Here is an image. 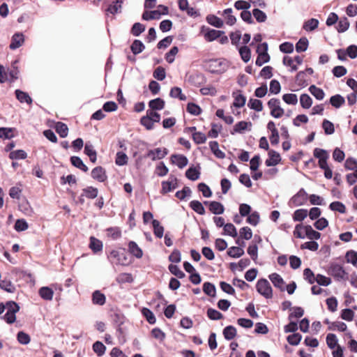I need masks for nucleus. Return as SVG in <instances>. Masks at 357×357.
I'll use <instances>...</instances> for the list:
<instances>
[{
  "mask_svg": "<svg viewBox=\"0 0 357 357\" xmlns=\"http://www.w3.org/2000/svg\"><path fill=\"white\" fill-rule=\"evenodd\" d=\"M345 102V100L343 96L340 94L333 96L330 98V103L332 106L335 108H340Z\"/></svg>",
  "mask_w": 357,
  "mask_h": 357,
  "instance_id": "nucleus-30",
  "label": "nucleus"
},
{
  "mask_svg": "<svg viewBox=\"0 0 357 357\" xmlns=\"http://www.w3.org/2000/svg\"><path fill=\"white\" fill-rule=\"evenodd\" d=\"M209 147H210L211 151L213 152V153L218 158L222 159L225 157V153L219 149V144L217 142H215V141L210 142Z\"/></svg>",
  "mask_w": 357,
  "mask_h": 357,
  "instance_id": "nucleus-28",
  "label": "nucleus"
},
{
  "mask_svg": "<svg viewBox=\"0 0 357 357\" xmlns=\"http://www.w3.org/2000/svg\"><path fill=\"white\" fill-rule=\"evenodd\" d=\"M337 336L333 333H328L326 336V344L328 347L333 349L335 347H337Z\"/></svg>",
  "mask_w": 357,
  "mask_h": 357,
  "instance_id": "nucleus-56",
  "label": "nucleus"
},
{
  "mask_svg": "<svg viewBox=\"0 0 357 357\" xmlns=\"http://www.w3.org/2000/svg\"><path fill=\"white\" fill-rule=\"evenodd\" d=\"M225 34L223 31L215 29H207V31L204 33V38L206 40L211 42L220 38L222 35Z\"/></svg>",
  "mask_w": 357,
  "mask_h": 357,
  "instance_id": "nucleus-14",
  "label": "nucleus"
},
{
  "mask_svg": "<svg viewBox=\"0 0 357 357\" xmlns=\"http://www.w3.org/2000/svg\"><path fill=\"white\" fill-rule=\"evenodd\" d=\"M152 225L153 227V233L155 236L159 238H161L163 236L164 227L160 225V222L157 220H152Z\"/></svg>",
  "mask_w": 357,
  "mask_h": 357,
  "instance_id": "nucleus-34",
  "label": "nucleus"
},
{
  "mask_svg": "<svg viewBox=\"0 0 357 357\" xmlns=\"http://www.w3.org/2000/svg\"><path fill=\"white\" fill-rule=\"evenodd\" d=\"M40 296L45 301H52L54 296V291L48 287H43L39 291Z\"/></svg>",
  "mask_w": 357,
  "mask_h": 357,
  "instance_id": "nucleus-19",
  "label": "nucleus"
},
{
  "mask_svg": "<svg viewBox=\"0 0 357 357\" xmlns=\"http://www.w3.org/2000/svg\"><path fill=\"white\" fill-rule=\"evenodd\" d=\"M209 211L215 215H220L224 213V206L218 202L213 201L209 203Z\"/></svg>",
  "mask_w": 357,
  "mask_h": 357,
  "instance_id": "nucleus-18",
  "label": "nucleus"
},
{
  "mask_svg": "<svg viewBox=\"0 0 357 357\" xmlns=\"http://www.w3.org/2000/svg\"><path fill=\"white\" fill-rule=\"evenodd\" d=\"M260 216L257 211L251 213L247 218V222L252 226H257L259 222Z\"/></svg>",
  "mask_w": 357,
  "mask_h": 357,
  "instance_id": "nucleus-54",
  "label": "nucleus"
},
{
  "mask_svg": "<svg viewBox=\"0 0 357 357\" xmlns=\"http://www.w3.org/2000/svg\"><path fill=\"white\" fill-rule=\"evenodd\" d=\"M248 106L257 112H261L263 109V104L260 100L250 98Z\"/></svg>",
  "mask_w": 357,
  "mask_h": 357,
  "instance_id": "nucleus-45",
  "label": "nucleus"
},
{
  "mask_svg": "<svg viewBox=\"0 0 357 357\" xmlns=\"http://www.w3.org/2000/svg\"><path fill=\"white\" fill-rule=\"evenodd\" d=\"M292 310L294 312L289 314V320L301 318L304 314V310L301 307H294Z\"/></svg>",
  "mask_w": 357,
  "mask_h": 357,
  "instance_id": "nucleus-58",
  "label": "nucleus"
},
{
  "mask_svg": "<svg viewBox=\"0 0 357 357\" xmlns=\"http://www.w3.org/2000/svg\"><path fill=\"white\" fill-rule=\"evenodd\" d=\"M248 126H251L252 123L250 122H246L243 121H240L234 126V132H231V134H234V132L242 133L248 128Z\"/></svg>",
  "mask_w": 357,
  "mask_h": 357,
  "instance_id": "nucleus-48",
  "label": "nucleus"
},
{
  "mask_svg": "<svg viewBox=\"0 0 357 357\" xmlns=\"http://www.w3.org/2000/svg\"><path fill=\"white\" fill-rule=\"evenodd\" d=\"M222 333L227 340H231L236 337V329L233 326H227L223 329Z\"/></svg>",
  "mask_w": 357,
  "mask_h": 357,
  "instance_id": "nucleus-27",
  "label": "nucleus"
},
{
  "mask_svg": "<svg viewBox=\"0 0 357 357\" xmlns=\"http://www.w3.org/2000/svg\"><path fill=\"white\" fill-rule=\"evenodd\" d=\"M169 172V169L167 167V166L165 165V163L163 162H160L157 166H156V168H155V174L158 176H165Z\"/></svg>",
  "mask_w": 357,
  "mask_h": 357,
  "instance_id": "nucleus-62",
  "label": "nucleus"
},
{
  "mask_svg": "<svg viewBox=\"0 0 357 357\" xmlns=\"http://www.w3.org/2000/svg\"><path fill=\"white\" fill-rule=\"evenodd\" d=\"M206 20L208 24L216 28H221L223 26V21L215 15H208L206 17Z\"/></svg>",
  "mask_w": 357,
  "mask_h": 357,
  "instance_id": "nucleus-35",
  "label": "nucleus"
},
{
  "mask_svg": "<svg viewBox=\"0 0 357 357\" xmlns=\"http://www.w3.org/2000/svg\"><path fill=\"white\" fill-rule=\"evenodd\" d=\"M145 30V26L139 22H136L133 24L131 29V33L135 36H139Z\"/></svg>",
  "mask_w": 357,
  "mask_h": 357,
  "instance_id": "nucleus-60",
  "label": "nucleus"
},
{
  "mask_svg": "<svg viewBox=\"0 0 357 357\" xmlns=\"http://www.w3.org/2000/svg\"><path fill=\"white\" fill-rule=\"evenodd\" d=\"M190 207L199 215L205 214V208L202 204L197 200H192L190 202Z\"/></svg>",
  "mask_w": 357,
  "mask_h": 357,
  "instance_id": "nucleus-33",
  "label": "nucleus"
},
{
  "mask_svg": "<svg viewBox=\"0 0 357 357\" xmlns=\"http://www.w3.org/2000/svg\"><path fill=\"white\" fill-rule=\"evenodd\" d=\"M239 53L241 59L245 62H248L251 56V51L248 46H243L239 49Z\"/></svg>",
  "mask_w": 357,
  "mask_h": 357,
  "instance_id": "nucleus-52",
  "label": "nucleus"
},
{
  "mask_svg": "<svg viewBox=\"0 0 357 357\" xmlns=\"http://www.w3.org/2000/svg\"><path fill=\"white\" fill-rule=\"evenodd\" d=\"M169 271L179 279L185 278V274L176 265L170 264L168 267Z\"/></svg>",
  "mask_w": 357,
  "mask_h": 357,
  "instance_id": "nucleus-57",
  "label": "nucleus"
},
{
  "mask_svg": "<svg viewBox=\"0 0 357 357\" xmlns=\"http://www.w3.org/2000/svg\"><path fill=\"white\" fill-rule=\"evenodd\" d=\"M171 161L173 164L176 165L180 169L185 167L188 162V158L185 155L180 154L172 155L171 156Z\"/></svg>",
  "mask_w": 357,
  "mask_h": 357,
  "instance_id": "nucleus-13",
  "label": "nucleus"
},
{
  "mask_svg": "<svg viewBox=\"0 0 357 357\" xmlns=\"http://www.w3.org/2000/svg\"><path fill=\"white\" fill-rule=\"evenodd\" d=\"M318 20L312 18L304 23L303 28L307 31H312L316 29L318 27Z\"/></svg>",
  "mask_w": 357,
  "mask_h": 357,
  "instance_id": "nucleus-41",
  "label": "nucleus"
},
{
  "mask_svg": "<svg viewBox=\"0 0 357 357\" xmlns=\"http://www.w3.org/2000/svg\"><path fill=\"white\" fill-rule=\"evenodd\" d=\"M106 302V297L99 290H96L92 294V303L94 305H103Z\"/></svg>",
  "mask_w": 357,
  "mask_h": 357,
  "instance_id": "nucleus-17",
  "label": "nucleus"
},
{
  "mask_svg": "<svg viewBox=\"0 0 357 357\" xmlns=\"http://www.w3.org/2000/svg\"><path fill=\"white\" fill-rule=\"evenodd\" d=\"M268 106L271 109V115L276 119L283 116L284 111L280 107V101L278 98H271L268 102Z\"/></svg>",
  "mask_w": 357,
  "mask_h": 357,
  "instance_id": "nucleus-4",
  "label": "nucleus"
},
{
  "mask_svg": "<svg viewBox=\"0 0 357 357\" xmlns=\"http://www.w3.org/2000/svg\"><path fill=\"white\" fill-rule=\"evenodd\" d=\"M191 193L192 191L190 188L188 186H185L181 190L177 191L175 194V196L180 200H183L186 197H190Z\"/></svg>",
  "mask_w": 357,
  "mask_h": 357,
  "instance_id": "nucleus-55",
  "label": "nucleus"
},
{
  "mask_svg": "<svg viewBox=\"0 0 357 357\" xmlns=\"http://www.w3.org/2000/svg\"><path fill=\"white\" fill-rule=\"evenodd\" d=\"M82 191L84 196L89 199H94L97 197L98 193V188L93 186H89L84 188Z\"/></svg>",
  "mask_w": 357,
  "mask_h": 357,
  "instance_id": "nucleus-46",
  "label": "nucleus"
},
{
  "mask_svg": "<svg viewBox=\"0 0 357 357\" xmlns=\"http://www.w3.org/2000/svg\"><path fill=\"white\" fill-rule=\"evenodd\" d=\"M309 91L312 93V95H313L315 97L316 99L319 100H321L324 99L325 93L321 89L318 88L314 85H312L310 86Z\"/></svg>",
  "mask_w": 357,
  "mask_h": 357,
  "instance_id": "nucleus-39",
  "label": "nucleus"
},
{
  "mask_svg": "<svg viewBox=\"0 0 357 357\" xmlns=\"http://www.w3.org/2000/svg\"><path fill=\"white\" fill-rule=\"evenodd\" d=\"M19 68H0V83H13L17 79Z\"/></svg>",
  "mask_w": 357,
  "mask_h": 357,
  "instance_id": "nucleus-2",
  "label": "nucleus"
},
{
  "mask_svg": "<svg viewBox=\"0 0 357 357\" xmlns=\"http://www.w3.org/2000/svg\"><path fill=\"white\" fill-rule=\"evenodd\" d=\"M17 128L13 127H0V139L3 140H10L17 135Z\"/></svg>",
  "mask_w": 357,
  "mask_h": 357,
  "instance_id": "nucleus-7",
  "label": "nucleus"
},
{
  "mask_svg": "<svg viewBox=\"0 0 357 357\" xmlns=\"http://www.w3.org/2000/svg\"><path fill=\"white\" fill-rule=\"evenodd\" d=\"M227 255L232 258H239L244 255V250L241 247L232 246L228 249Z\"/></svg>",
  "mask_w": 357,
  "mask_h": 357,
  "instance_id": "nucleus-31",
  "label": "nucleus"
},
{
  "mask_svg": "<svg viewBox=\"0 0 357 357\" xmlns=\"http://www.w3.org/2000/svg\"><path fill=\"white\" fill-rule=\"evenodd\" d=\"M306 236L310 239H319L321 237V234L312 229L310 225H305L304 227Z\"/></svg>",
  "mask_w": 357,
  "mask_h": 357,
  "instance_id": "nucleus-29",
  "label": "nucleus"
},
{
  "mask_svg": "<svg viewBox=\"0 0 357 357\" xmlns=\"http://www.w3.org/2000/svg\"><path fill=\"white\" fill-rule=\"evenodd\" d=\"M281 161L280 155L274 150L268 151V158L265 161L267 167L275 166Z\"/></svg>",
  "mask_w": 357,
  "mask_h": 357,
  "instance_id": "nucleus-11",
  "label": "nucleus"
},
{
  "mask_svg": "<svg viewBox=\"0 0 357 357\" xmlns=\"http://www.w3.org/2000/svg\"><path fill=\"white\" fill-rule=\"evenodd\" d=\"M328 274L332 275L337 280H341L344 279L346 272L341 265L332 264L328 268Z\"/></svg>",
  "mask_w": 357,
  "mask_h": 357,
  "instance_id": "nucleus-6",
  "label": "nucleus"
},
{
  "mask_svg": "<svg viewBox=\"0 0 357 357\" xmlns=\"http://www.w3.org/2000/svg\"><path fill=\"white\" fill-rule=\"evenodd\" d=\"M0 289L8 293H14L15 287L10 280L3 279L0 281Z\"/></svg>",
  "mask_w": 357,
  "mask_h": 357,
  "instance_id": "nucleus-23",
  "label": "nucleus"
},
{
  "mask_svg": "<svg viewBox=\"0 0 357 357\" xmlns=\"http://www.w3.org/2000/svg\"><path fill=\"white\" fill-rule=\"evenodd\" d=\"M345 258L348 263L355 266L357 264V252L354 250L348 251L346 253Z\"/></svg>",
  "mask_w": 357,
  "mask_h": 357,
  "instance_id": "nucleus-64",
  "label": "nucleus"
},
{
  "mask_svg": "<svg viewBox=\"0 0 357 357\" xmlns=\"http://www.w3.org/2000/svg\"><path fill=\"white\" fill-rule=\"evenodd\" d=\"M203 291L206 295H208L209 296H211V297L215 296V293H216L215 287L213 284H212L209 282H206L204 283Z\"/></svg>",
  "mask_w": 357,
  "mask_h": 357,
  "instance_id": "nucleus-36",
  "label": "nucleus"
},
{
  "mask_svg": "<svg viewBox=\"0 0 357 357\" xmlns=\"http://www.w3.org/2000/svg\"><path fill=\"white\" fill-rule=\"evenodd\" d=\"M168 153V150L166 148H157L155 149L149 150L146 157L151 158L152 160H160L165 158Z\"/></svg>",
  "mask_w": 357,
  "mask_h": 357,
  "instance_id": "nucleus-8",
  "label": "nucleus"
},
{
  "mask_svg": "<svg viewBox=\"0 0 357 357\" xmlns=\"http://www.w3.org/2000/svg\"><path fill=\"white\" fill-rule=\"evenodd\" d=\"M300 103L303 108L308 109L312 106V100L308 94L303 93L300 96Z\"/></svg>",
  "mask_w": 357,
  "mask_h": 357,
  "instance_id": "nucleus-43",
  "label": "nucleus"
},
{
  "mask_svg": "<svg viewBox=\"0 0 357 357\" xmlns=\"http://www.w3.org/2000/svg\"><path fill=\"white\" fill-rule=\"evenodd\" d=\"M144 48V45L139 40H135L130 46L131 51L134 54L141 53Z\"/></svg>",
  "mask_w": 357,
  "mask_h": 357,
  "instance_id": "nucleus-37",
  "label": "nucleus"
},
{
  "mask_svg": "<svg viewBox=\"0 0 357 357\" xmlns=\"http://www.w3.org/2000/svg\"><path fill=\"white\" fill-rule=\"evenodd\" d=\"M302 335L297 333H294L287 337V341L289 344L294 346L298 345L300 343Z\"/></svg>",
  "mask_w": 357,
  "mask_h": 357,
  "instance_id": "nucleus-63",
  "label": "nucleus"
},
{
  "mask_svg": "<svg viewBox=\"0 0 357 357\" xmlns=\"http://www.w3.org/2000/svg\"><path fill=\"white\" fill-rule=\"evenodd\" d=\"M313 73V68H305V70L300 71L296 76L295 83L301 88L307 86L308 79L307 77L312 75Z\"/></svg>",
  "mask_w": 357,
  "mask_h": 357,
  "instance_id": "nucleus-5",
  "label": "nucleus"
},
{
  "mask_svg": "<svg viewBox=\"0 0 357 357\" xmlns=\"http://www.w3.org/2000/svg\"><path fill=\"white\" fill-rule=\"evenodd\" d=\"M169 96L174 98H178L181 100H185L186 96L182 93V90L180 87L174 86L171 89Z\"/></svg>",
  "mask_w": 357,
  "mask_h": 357,
  "instance_id": "nucleus-40",
  "label": "nucleus"
},
{
  "mask_svg": "<svg viewBox=\"0 0 357 357\" xmlns=\"http://www.w3.org/2000/svg\"><path fill=\"white\" fill-rule=\"evenodd\" d=\"M206 313L208 317L211 320H220L223 318V314L222 313L211 307L207 310Z\"/></svg>",
  "mask_w": 357,
  "mask_h": 357,
  "instance_id": "nucleus-53",
  "label": "nucleus"
},
{
  "mask_svg": "<svg viewBox=\"0 0 357 357\" xmlns=\"http://www.w3.org/2000/svg\"><path fill=\"white\" fill-rule=\"evenodd\" d=\"M161 185L162 189L160 192L162 195L167 194V192H169L176 188V186L173 185V183L170 181V180L162 181Z\"/></svg>",
  "mask_w": 357,
  "mask_h": 357,
  "instance_id": "nucleus-51",
  "label": "nucleus"
},
{
  "mask_svg": "<svg viewBox=\"0 0 357 357\" xmlns=\"http://www.w3.org/2000/svg\"><path fill=\"white\" fill-rule=\"evenodd\" d=\"M70 162L75 167L81 169L84 172H86L89 170L87 166L83 162L82 159L78 156H71Z\"/></svg>",
  "mask_w": 357,
  "mask_h": 357,
  "instance_id": "nucleus-21",
  "label": "nucleus"
},
{
  "mask_svg": "<svg viewBox=\"0 0 357 357\" xmlns=\"http://www.w3.org/2000/svg\"><path fill=\"white\" fill-rule=\"evenodd\" d=\"M188 80L192 84L198 86L205 82V77L202 74L191 75L188 77Z\"/></svg>",
  "mask_w": 357,
  "mask_h": 357,
  "instance_id": "nucleus-47",
  "label": "nucleus"
},
{
  "mask_svg": "<svg viewBox=\"0 0 357 357\" xmlns=\"http://www.w3.org/2000/svg\"><path fill=\"white\" fill-rule=\"evenodd\" d=\"M185 176L190 181H196L200 176V172L195 167H190L185 172Z\"/></svg>",
  "mask_w": 357,
  "mask_h": 357,
  "instance_id": "nucleus-32",
  "label": "nucleus"
},
{
  "mask_svg": "<svg viewBox=\"0 0 357 357\" xmlns=\"http://www.w3.org/2000/svg\"><path fill=\"white\" fill-rule=\"evenodd\" d=\"M257 292L266 298H271L273 297V289L266 279H260L256 284Z\"/></svg>",
  "mask_w": 357,
  "mask_h": 357,
  "instance_id": "nucleus-3",
  "label": "nucleus"
},
{
  "mask_svg": "<svg viewBox=\"0 0 357 357\" xmlns=\"http://www.w3.org/2000/svg\"><path fill=\"white\" fill-rule=\"evenodd\" d=\"M308 47V40L303 37L296 44V50L298 52H303L307 50Z\"/></svg>",
  "mask_w": 357,
  "mask_h": 357,
  "instance_id": "nucleus-44",
  "label": "nucleus"
},
{
  "mask_svg": "<svg viewBox=\"0 0 357 357\" xmlns=\"http://www.w3.org/2000/svg\"><path fill=\"white\" fill-rule=\"evenodd\" d=\"M268 278L276 288L282 291H284V281L279 274L273 273L269 275Z\"/></svg>",
  "mask_w": 357,
  "mask_h": 357,
  "instance_id": "nucleus-12",
  "label": "nucleus"
},
{
  "mask_svg": "<svg viewBox=\"0 0 357 357\" xmlns=\"http://www.w3.org/2000/svg\"><path fill=\"white\" fill-rule=\"evenodd\" d=\"M128 251L137 259H140L143 256L142 250L135 241H131L128 243Z\"/></svg>",
  "mask_w": 357,
  "mask_h": 357,
  "instance_id": "nucleus-15",
  "label": "nucleus"
},
{
  "mask_svg": "<svg viewBox=\"0 0 357 357\" xmlns=\"http://www.w3.org/2000/svg\"><path fill=\"white\" fill-rule=\"evenodd\" d=\"M149 107L151 110H161L165 107V101L160 98H155L149 101Z\"/></svg>",
  "mask_w": 357,
  "mask_h": 357,
  "instance_id": "nucleus-26",
  "label": "nucleus"
},
{
  "mask_svg": "<svg viewBox=\"0 0 357 357\" xmlns=\"http://www.w3.org/2000/svg\"><path fill=\"white\" fill-rule=\"evenodd\" d=\"M19 186L22 187V182L18 181L15 186H12L9 189L8 195L10 198L13 199H20L22 189Z\"/></svg>",
  "mask_w": 357,
  "mask_h": 357,
  "instance_id": "nucleus-16",
  "label": "nucleus"
},
{
  "mask_svg": "<svg viewBox=\"0 0 357 357\" xmlns=\"http://www.w3.org/2000/svg\"><path fill=\"white\" fill-rule=\"evenodd\" d=\"M308 214V211L307 209L301 208L297 209L294 211L293 214V220L294 221L301 222L303 221Z\"/></svg>",
  "mask_w": 357,
  "mask_h": 357,
  "instance_id": "nucleus-38",
  "label": "nucleus"
},
{
  "mask_svg": "<svg viewBox=\"0 0 357 357\" xmlns=\"http://www.w3.org/2000/svg\"><path fill=\"white\" fill-rule=\"evenodd\" d=\"M56 132L61 138H65L68 134V128L67 125L62 122H57L55 125Z\"/></svg>",
  "mask_w": 357,
  "mask_h": 357,
  "instance_id": "nucleus-24",
  "label": "nucleus"
},
{
  "mask_svg": "<svg viewBox=\"0 0 357 357\" xmlns=\"http://www.w3.org/2000/svg\"><path fill=\"white\" fill-rule=\"evenodd\" d=\"M102 243L99 239L96 238L94 236L90 237V243H89V248L91 249V250L97 253L98 252L102 251Z\"/></svg>",
  "mask_w": 357,
  "mask_h": 357,
  "instance_id": "nucleus-20",
  "label": "nucleus"
},
{
  "mask_svg": "<svg viewBox=\"0 0 357 357\" xmlns=\"http://www.w3.org/2000/svg\"><path fill=\"white\" fill-rule=\"evenodd\" d=\"M205 65L208 66V67H220L222 66H228L229 62L227 60L225 59H209L206 60Z\"/></svg>",
  "mask_w": 357,
  "mask_h": 357,
  "instance_id": "nucleus-22",
  "label": "nucleus"
},
{
  "mask_svg": "<svg viewBox=\"0 0 357 357\" xmlns=\"http://www.w3.org/2000/svg\"><path fill=\"white\" fill-rule=\"evenodd\" d=\"M322 128L326 135H331L335 132L333 123L327 119L323 121Z\"/></svg>",
  "mask_w": 357,
  "mask_h": 357,
  "instance_id": "nucleus-61",
  "label": "nucleus"
},
{
  "mask_svg": "<svg viewBox=\"0 0 357 357\" xmlns=\"http://www.w3.org/2000/svg\"><path fill=\"white\" fill-rule=\"evenodd\" d=\"M22 43V33H15L11 39L10 44L9 45L10 49L16 50L21 46Z\"/></svg>",
  "mask_w": 357,
  "mask_h": 357,
  "instance_id": "nucleus-25",
  "label": "nucleus"
},
{
  "mask_svg": "<svg viewBox=\"0 0 357 357\" xmlns=\"http://www.w3.org/2000/svg\"><path fill=\"white\" fill-rule=\"evenodd\" d=\"M128 158L125 153L122 151L116 153L115 162L118 166H123L128 163Z\"/></svg>",
  "mask_w": 357,
  "mask_h": 357,
  "instance_id": "nucleus-42",
  "label": "nucleus"
},
{
  "mask_svg": "<svg viewBox=\"0 0 357 357\" xmlns=\"http://www.w3.org/2000/svg\"><path fill=\"white\" fill-rule=\"evenodd\" d=\"M307 194L303 188H301L296 195H294L290 202L295 206L303 205L307 201Z\"/></svg>",
  "mask_w": 357,
  "mask_h": 357,
  "instance_id": "nucleus-9",
  "label": "nucleus"
},
{
  "mask_svg": "<svg viewBox=\"0 0 357 357\" xmlns=\"http://www.w3.org/2000/svg\"><path fill=\"white\" fill-rule=\"evenodd\" d=\"M93 350L98 356H102L106 350L105 346L100 341H96L93 344Z\"/></svg>",
  "mask_w": 357,
  "mask_h": 357,
  "instance_id": "nucleus-50",
  "label": "nucleus"
},
{
  "mask_svg": "<svg viewBox=\"0 0 357 357\" xmlns=\"http://www.w3.org/2000/svg\"><path fill=\"white\" fill-rule=\"evenodd\" d=\"M329 208L333 211H337L340 213H344L346 212L345 206L340 202H333L330 204Z\"/></svg>",
  "mask_w": 357,
  "mask_h": 357,
  "instance_id": "nucleus-49",
  "label": "nucleus"
},
{
  "mask_svg": "<svg viewBox=\"0 0 357 357\" xmlns=\"http://www.w3.org/2000/svg\"><path fill=\"white\" fill-rule=\"evenodd\" d=\"M91 174L93 179L99 182H104L107 178L105 169L101 166L93 168Z\"/></svg>",
  "mask_w": 357,
  "mask_h": 357,
  "instance_id": "nucleus-10",
  "label": "nucleus"
},
{
  "mask_svg": "<svg viewBox=\"0 0 357 357\" xmlns=\"http://www.w3.org/2000/svg\"><path fill=\"white\" fill-rule=\"evenodd\" d=\"M347 327L346 324L344 322H342V321L332 322L331 324V326L328 327L329 330H331V331L337 330L341 332H344V331H347Z\"/></svg>",
  "mask_w": 357,
  "mask_h": 357,
  "instance_id": "nucleus-59",
  "label": "nucleus"
},
{
  "mask_svg": "<svg viewBox=\"0 0 357 357\" xmlns=\"http://www.w3.org/2000/svg\"><path fill=\"white\" fill-rule=\"evenodd\" d=\"M6 312L0 316V319L4 321L6 324L12 325L17 321L16 314L20 311V303L13 300L6 301Z\"/></svg>",
  "mask_w": 357,
  "mask_h": 357,
  "instance_id": "nucleus-1",
  "label": "nucleus"
}]
</instances>
